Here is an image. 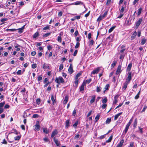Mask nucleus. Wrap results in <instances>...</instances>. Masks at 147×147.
<instances>
[{"mask_svg": "<svg viewBox=\"0 0 147 147\" xmlns=\"http://www.w3.org/2000/svg\"><path fill=\"white\" fill-rule=\"evenodd\" d=\"M137 119H136L135 120V121L134 123V124H133V127H134V128H136V127L137 125Z\"/></svg>", "mask_w": 147, "mask_h": 147, "instance_id": "26", "label": "nucleus"}, {"mask_svg": "<svg viewBox=\"0 0 147 147\" xmlns=\"http://www.w3.org/2000/svg\"><path fill=\"white\" fill-rule=\"evenodd\" d=\"M75 85L74 87L75 88H77L78 84V80L75 79V81L74 82Z\"/></svg>", "mask_w": 147, "mask_h": 147, "instance_id": "19", "label": "nucleus"}, {"mask_svg": "<svg viewBox=\"0 0 147 147\" xmlns=\"http://www.w3.org/2000/svg\"><path fill=\"white\" fill-rule=\"evenodd\" d=\"M100 116L99 115H97L95 119V122H97Z\"/></svg>", "mask_w": 147, "mask_h": 147, "instance_id": "33", "label": "nucleus"}, {"mask_svg": "<svg viewBox=\"0 0 147 147\" xmlns=\"http://www.w3.org/2000/svg\"><path fill=\"white\" fill-rule=\"evenodd\" d=\"M38 32H36L34 34L33 36V38H36L38 36Z\"/></svg>", "mask_w": 147, "mask_h": 147, "instance_id": "32", "label": "nucleus"}, {"mask_svg": "<svg viewBox=\"0 0 147 147\" xmlns=\"http://www.w3.org/2000/svg\"><path fill=\"white\" fill-rule=\"evenodd\" d=\"M49 66L48 65H46L45 63L43 66L42 68L44 69H49Z\"/></svg>", "mask_w": 147, "mask_h": 147, "instance_id": "34", "label": "nucleus"}, {"mask_svg": "<svg viewBox=\"0 0 147 147\" xmlns=\"http://www.w3.org/2000/svg\"><path fill=\"white\" fill-rule=\"evenodd\" d=\"M21 137L19 136H17L14 138V139L15 140H19L20 138Z\"/></svg>", "mask_w": 147, "mask_h": 147, "instance_id": "47", "label": "nucleus"}, {"mask_svg": "<svg viewBox=\"0 0 147 147\" xmlns=\"http://www.w3.org/2000/svg\"><path fill=\"white\" fill-rule=\"evenodd\" d=\"M57 40L58 41L60 42H61L62 41V38L61 36H58V37Z\"/></svg>", "mask_w": 147, "mask_h": 147, "instance_id": "42", "label": "nucleus"}, {"mask_svg": "<svg viewBox=\"0 0 147 147\" xmlns=\"http://www.w3.org/2000/svg\"><path fill=\"white\" fill-rule=\"evenodd\" d=\"M17 74L18 75H20L22 74V71L21 70H18L17 72Z\"/></svg>", "mask_w": 147, "mask_h": 147, "instance_id": "57", "label": "nucleus"}, {"mask_svg": "<svg viewBox=\"0 0 147 147\" xmlns=\"http://www.w3.org/2000/svg\"><path fill=\"white\" fill-rule=\"evenodd\" d=\"M117 63V61H113V63L111 65V68H113L114 66L116 65Z\"/></svg>", "mask_w": 147, "mask_h": 147, "instance_id": "20", "label": "nucleus"}, {"mask_svg": "<svg viewBox=\"0 0 147 147\" xmlns=\"http://www.w3.org/2000/svg\"><path fill=\"white\" fill-rule=\"evenodd\" d=\"M142 21V18H139V20L135 23L136 26L135 28H138L141 24Z\"/></svg>", "mask_w": 147, "mask_h": 147, "instance_id": "2", "label": "nucleus"}, {"mask_svg": "<svg viewBox=\"0 0 147 147\" xmlns=\"http://www.w3.org/2000/svg\"><path fill=\"white\" fill-rule=\"evenodd\" d=\"M114 101L113 102V103L114 104H116L117 102V99H116V96H115V97H114Z\"/></svg>", "mask_w": 147, "mask_h": 147, "instance_id": "59", "label": "nucleus"}, {"mask_svg": "<svg viewBox=\"0 0 147 147\" xmlns=\"http://www.w3.org/2000/svg\"><path fill=\"white\" fill-rule=\"evenodd\" d=\"M104 18L102 16H100L98 18L97 21L98 22H100Z\"/></svg>", "mask_w": 147, "mask_h": 147, "instance_id": "29", "label": "nucleus"}, {"mask_svg": "<svg viewBox=\"0 0 147 147\" xmlns=\"http://www.w3.org/2000/svg\"><path fill=\"white\" fill-rule=\"evenodd\" d=\"M68 71L70 74H72L74 72V70L73 69V66L72 64H70L69 67L68 69Z\"/></svg>", "mask_w": 147, "mask_h": 147, "instance_id": "6", "label": "nucleus"}, {"mask_svg": "<svg viewBox=\"0 0 147 147\" xmlns=\"http://www.w3.org/2000/svg\"><path fill=\"white\" fill-rule=\"evenodd\" d=\"M116 27L115 26H113L111 27L109 30V32L111 33V32Z\"/></svg>", "mask_w": 147, "mask_h": 147, "instance_id": "25", "label": "nucleus"}, {"mask_svg": "<svg viewBox=\"0 0 147 147\" xmlns=\"http://www.w3.org/2000/svg\"><path fill=\"white\" fill-rule=\"evenodd\" d=\"M112 138H113V136L111 135L110 137L109 138V139L107 140L106 141V142L109 143V142H110L111 141L112 139Z\"/></svg>", "mask_w": 147, "mask_h": 147, "instance_id": "23", "label": "nucleus"}, {"mask_svg": "<svg viewBox=\"0 0 147 147\" xmlns=\"http://www.w3.org/2000/svg\"><path fill=\"white\" fill-rule=\"evenodd\" d=\"M42 79V77L41 76H39L38 78V81L41 80Z\"/></svg>", "mask_w": 147, "mask_h": 147, "instance_id": "64", "label": "nucleus"}, {"mask_svg": "<svg viewBox=\"0 0 147 147\" xmlns=\"http://www.w3.org/2000/svg\"><path fill=\"white\" fill-rule=\"evenodd\" d=\"M51 32H49V33H46L44 34H43V36L44 37H47L49 36V35H50L51 34Z\"/></svg>", "mask_w": 147, "mask_h": 147, "instance_id": "37", "label": "nucleus"}, {"mask_svg": "<svg viewBox=\"0 0 147 147\" xmlns=\"http://www.w3.org/2000/svg\"><path fill=\"white\" fill-rule=\"evenodd\" d=\"M107 11H105L104 13L102 15V16L104 18H105L106 16H107Z\"/></svg>", "mask_w": 147, "mask_h": 147, "instance_id": "49", "label": "nucleus"}, {"mask_svg": "<svg viewBox=\"0 0 147 147\" xmlns=\"http://www.w3.org/2000/svg\"><path fill=\"white\" fill-rule=\"evenodd\" d=\"M109 85L108 84H107L106 85L104 89H105V90L104 91V92H105V91L108 89L109 88Z\"/></svg>", "mask_w": 147, "mask_h": 147, "instance_id": "39", "label": "nucleus"}, {"mask_svg": "<svg viewBox=\"0 0 147 147\" xmlns=\"http://www.w3.org/2000/svg\"><path fill=\"white\" fill-rule=\"evenodd\" d=\"M17 29H7V30H9L11 32H15L17 30Z\"/></svg>", "mask_w": 147, "mask_h": 147, "instance_id": "51", "label": "nucleus"}, {"mask_svg": "<svg viewBox=\"0 0 147 147\" xmlns=\"http://www.w3.org/2000/svg\"><path fill=\"white\" fill-rule=\"evenodd\" d=\"M5 102H1L0 103V108H2V107H3L4 105L5 104Z\"/></svg>", "mask_w": 147, "mask_h": 147, "instance_id": "40", "label": "nucleus"}, {"mask_svg": "<svg viewBox=\"0 0 147 147\" xmlns=\"http://www.w3.org/2000/svg\"><path fill=\"white\" fill-rule=\"evenodd\" d=\"M80 44L79 42H77L76 46L75 47V48L76 49L78 48L80 46Z\"/></svg>", "mask_w": 147, "mask_h": 147, "instance_id": "45", "label": "nucleus"}, {"mask_svg": "<svg viewBox=\"0 0 147 147\" xmlns=\"http://www.w3.org/2000/svg\"><path fill=\"white\" fill-rule=\"evenodd\" d=\"M69 120H67L65 121V128H67L69 126Z\"/></svg>", "mask_w": 147, "mask_h": 147, "instance_id": "17", "label": "nucleus"}, {"mask_svg": "<svg viewBox=\"0 0 147 147\" xmlns=\"http://www.w3.org/2000/svg\"><path fill=\"white\" fill-rule=\"evenodd\" d=\"M55 81L59 85L60 84V83H64V81L63 78L61 77H59L58 78H56Z\"/></svg>", "mask_w": 147, "mask_h": 147, "instance_id": "1", "label": "nucleus"}, {"mask_svg": "<svg viewBox=\"0 0 147 147\" xmlns=\"http://www.w3.org/2000/svg\"><path fill=\"white\" fill-rule=\"evenodd\" d=\"M92 98L91 100L90 101V103L91 104H92L94 102L96 98V96L95 95L92 96Z\"/></svg>", "mask_w": 147, "mask_h": 147, "instance_id": "14", "label": "nucleus"}, {"mask_svg": "<svg viewBox=\"0 0 147 147\" xmlns=\"http://www.w3.org/2000/svg\"><path fill=\"white\" fill-rule=\"evenodd\" d=\"M107 105L105 104H104L102 106V109H105L107 107Z\"/></svg>", "mask_w": 147, "mask_h": 147, "instance_id": "53", "label": "nucleus"}, {"mask_svg": "<svg viewBox=\"0 0 147 147\" xmlns=\"http://www.w3.org/2000/svg\"><path fill=\"white\" fill-rule=\"evenodd\" d=\"M78 123V121H77L73 125V126L75 128H76L77 127V125Z\"/></svg>", "mask_w": 147, "mask_h": 147, "instance_id": "27", "label": "nucleus"}, {"mask_svg": "<svg viewBox=\"0 0 147 147\" xmlns=\"http://www.w3.org/2000/svg\"><path fill=\"white\" fill-rule=\"evenodd\" d=\"M121 65H119L117 68V69L116 73V75H117L121 72Z\"/></svg>", "mask_w": 147, "mask_h": 147, "instance_id": "5", "label": "nucleus"}, {"mask_svg": "<svg viewBox=\"0 0 147 147\" xmlns=\"http://www.w3.org/2000/svg\"><path fill=\"white\" fill-rule=\"evenodd\" d=\"M81 74V73H78L75 77V79L78 80V78L80 76Z\"/></svg>", "mask_w": 147, "mask_h": 147, "instance_id": "35", "label": "nucleus"}, {"mask_svg": "<svg viewBox=\"0 0 147 147\" xmlns=\"http://www.w3.org/2000/svg\"><path fill=\"white\" fill-rule=\"evenodd\" d=\"M124 141L123 139L122 140L120 143L117 145L116 147H122L124 143Z\"/></svg>", "mask_w": 147, "mask_h": 147, "instance_id": "11", "label": "nucleus"}, {"mask_svg": "<svg viewBox=\"0 0 147 147\" xmlns=\"http://www.w3.org/2000/svg\"><path fill=\"white\" fill-rule=\"evenodd\" d=\"M84 90V86H81L80 87V91H82Z\"/></svg>", "mask_w": 147, "mask_h": 147, "instance_id": "54", "label": "nucleus"}, {"mask_svg": "<svg viewBox=\"0 0 147 147\" xmlns=\"http://www.w3.org/2000/svg\"><path fill=\"white\" fill-rule=\"evenodd\" d=\"M105 135H102V136H100L99 137V138L100 139H103V138H105Z\"/></svg>", "mask_w": 147, "mask_h": 147, "instance_id": "52", "label": "nucleus"}, {"mask_svg": "<svg viewBox=\"0 0 147 147\" xmlns=\"http://www.w3.org/2000/svg\"><path fill=\"white\" fill-rule=\"evenodd\" d=\"M147 108V106L146 105H145L144 107L141 111V112L142 113L144 112L146 110V109Z\"/></svg>", "mask_w": 147, "mask_h": 147, "instance_id": "46", "label": "nucleus"}, {"mask_svg": "<svg viewBox=\"0 0 147 147\" xmlns=\"http://www.w3.org/2000/svg\"><path fill=\"white\" fill-rule=\"evenodd\" d=\"M137 34V32L136 31H135V32L133 33L132 34V35L131 36V39L132 40L133 39L135 38L136 35Z\"/></svg>", "mask_w": 147, "mask_h": 147, "instance_id": "15", "label": "nucleus"}, {"mask_svg": "<svg viewBox=\"0 0 147 147\" xmlns=\"http://www.w3.org/2000/svg\"><path fill=\"white\" fill-rule=\"evenodd\" d=\"M39 123L38 121H37L36 123V124L34 126V130L35 131H38L40 130V126L38 124Z\"/></svg>", "mask_w": 147, "mask_h": 147, "instance_id": "3", "label": "nucleus"}, {"mask_svg": "<svg viewBox=\"0 0 147 147\" xmlns=\"http://www.w3.org/2000/svg\"><path fill=\"white\" fill-rule=\"evenodd\" d=\"M124 9H125L124 7L123 6H122L120 11V13H122L124 11Z\"/></svg>", "mask_w": 147, "mask_h": 147, "instance_id": "50", "label": "nucleus"}, {"mask_svg": "<svg viewBox=\"0 0 147 147\" xmlns=\"http://www.w3.org/2000/svg\"><path fill=\"white\" fill-rule=\"evenodd\" d=\"M43 139V140L45 142H48L49 141L48 138H44Z\"/></svg>", "mask_w": 147, "mask_h": 147, "instance_id": "62", "label": "nucleus"}, {"mask_svg": "<svg viewBox=\"0 0 147 147\" xmlns=\"http://www.w3.org/2000/svg\"><path fill=\"white\" fill-rule=\"evenodd\" d=\"M63 64H60L59 66V70L60 71L61 70H62L63 69Z\"/></svg>", "mask_w": 147, "mask_h": 147, "instance_id": "44", "label": "nucleus"}, {"mask_svg": "<svg viewBox=\"0 0 147 147\" xmlns=\"http://www.w3.org/2000/svg\"><path fill=\"white\" fill-rule=\"evenodd\" d=\"M54 141L56 144L57 146H59L60 145V142L58 140H57L55 139V137H54L53 138Z\"/></svg>", "mask_w": 147, "mask_h": 147, "instance_id": "10", "label": "nucleus"}, {"mask_svg": "<svg viewBox=\"0 0 147 147\" xmlns=\"http://www.w3.org/2000/svg\"><path fill=\"white\" fill-rule=\"evenodd\" d=\"M36 53L35 51H33L31 53V55L33 56H34L36 55Z\"/></svg>", "mask_w": 147, "mask_h": 147, "instance_id": "61", "label": "nucleus"}, {"mask_svg": "<svg viewBox=\"0 0 147 147\" xmlns=\"http://www.w3.org/2000/svg\"><path fill=\"white\" fill-rule=\"evenodd\" d=\"M125 46L124 45H122L121 47V49L120 50L119 54L123 53L124 51L125 50Z\"/></svg>", "mask_w": 147, "mask_h": 147, "instance_id": "9", "label": "nucleus"}, {"mask_svg": "<svg viewBox=\"0 0 147 147\" xmlns=\"http://www.w3.org/2000/svg\"><path fill=\"white\" fill-rule=\"evenodd\" d=\"M128 82H126L124 84V86L123 88V90H125L127 88V86L128 84Z\"/></svg>", "mask_w": 147, "mask_h": 147, "instance_id": "18", "label": "nucleus"}, {"mask_svg": "<svg viewBox=\"0 0 147 147\" xmlns=\"http://www.w3.org/2000/svg\"><path fill=\"white\" fill-rule=\"evenodd\" d=\"M141 32L140 30H138V36L140 37L141 36Z\"/></svg>", "mask_w": 147, "mask_h": 147, "instance_id": "60", "label": "nucleus"}, {"mask_svg": "<svg viewBox=\"0 0 147 147\" xmlns=\"http://www.w3.org/2000/svg\"><path fill=\"white\" fill-rule=\"evenodd\" d=\"M51 100L52 101L53 104V105H54L55 103V100L54 99V96L53 95H52L51 96Z\"/></svg>", "mask_w": 147, "mask_h": 147, "instance_id": "28", "label": "nucleus"}, {"mask_svg": "<svg viewBox=\"0 0 147 147\" xmlns=\"http://www.w3.org/2000/svg\"><path fill=\"white\" fill-rule=\"evenodd\" d=\"M139 0H134L133 3V5H135L136 3L138 2Z\"/></svg>", "mask_w": 147, "mask_h": 147, "instance_id": "58", "label": "nucleus"}, {"mask_svg": "<svg viewBox=\"0 0 147 147\" xmlns=\"http://www.w3.org/2000/svg\"><path fill=\"white\" fill-rule=\"evenodd\" d=\"M43 131L44 133L46 134H48L49 132V131L47 130V129L46 128H44L43 129Z\"/></svg>", "mask_w": 147, "mask_h": 147, "instance_id": "38", "label": "nucleus"}, {"mask_svg": "<svg viewBox=\"0 0 147 147\" xmlns=\"http://www.w3.org/2000/svg\"><path fill=\"white\" fill-rule=\"evenodd\" d=\"M58 134V132L56 130H55L54 131H53L52 132L51 137L52 138L53 137L57 135Z\"/></svg>", "mask_w": 147, "mask_h": 147, "instance_id": "13", "label": "nucleus"}, {"mask_svg": "<svg viewBox=\"0 0 147 147\" xmlns=\"http://www.w3.org/2000/svg\"><path fill=\"white\" fill-rule=\"evenodd\" d=\"M83 5L84 4L82 2H81L80 1H79L76 2L74 3H71L70 5Z\"/></svg>", "mask_w": 147, "mask_h": 147, "instance_id": "7", "label": "nucleus"}, {"mask_svg": "<svg viewBox=\"0 0 147 147\" xmlns=\"http://www.w3.org/2000/svg\"><path fill=\"white\" fill-rule=\"evenodd\" d=\"M68 96L67 95H66L63 101V104H67L68 100Z\"/></svg>", "mask_w": 147, "mask_h": 147, "instance_id": "12", "label": "nucleus"}, {"mask_svg": "<svg viewBox=\"0 0 147 147\" xmlns=\"http://www.w3.org/2000/svg\"><path fill=\"white\" fill-rule=\"evenodd\" d=\"M94 41L93 40H91L89 41V45H92L94 43Z\"/></svg>", "mask_w": 147, "mask_h": 147, "instance_id": "48", "label": "nucleus"}, {"mask_svg": "<svg viewBox=\"0 0 147 147\" xmlns=\"http://www.w3.org/2000/svg\"><path fill=\"white\" fill-rule=\"evenodd\" d=\"M40 99L39 98L37 99L36 100V103L37 104L39 105L40 103Z\"/></svg>", "mask_w": 147, "mask_h": 147, "instance_id": "41", "label": "nucleus"}, {"mask_svg": "<svg viewBox=\"0 0 147 147\" xmlns=\"http://www.w3.org/2000/svg\"><path fill=\"white\" fill-rule=\"evenodd\" d=\"M146 40L145 38H143L142 40L141 44L142 45H143L146 43Z\"/></svg>", "mask_w": 147, "mask_h": 147, "instance_id": "21", "label": "nucleus"}, {"mask_svg": "<svg viewBox=\"0 0 147 147\" xmlns=\"http://www.w3.org/2000/svg\"><path fill=\"white\" fill-rule=\"evenodd\" d=\"M99 70L100 68L99 67H97L92 71L91 73V74H97L99 72Z\"/></svg>", "mask_w": 147, "mask_h": 147, "instance_id": "8", "label": "nucleus"}, {"mask_svg": "<svg viewBox=\"0 0 147 147\" xmlns=\"http://www.w3.org/2000/svg\"><path fill=\"white\" fill-rule=\"evenodd\" d=\"M92 79L91 78H90L88 80H86V82H87L88 84L91 81Z\"/></svg>", "mask_w": 147, "mask_h": 147, "instance_id": "63", "label": "nucleus"}, {"mask_svg": "<svg viewBox=\"0 0 147 147\" xmlns=\"http://www.w3.org/2000/svg\"><path fill=\"white\" fill-rule=\"evenodd\" d=\"M142 9L141 8H139L138 9V15L139 16L141 13Z\"/></svg>", "mask_w": 147, "mask_h": 147, "instance_id": "30", "label": "nucleus"}, {"mask_svg": "<svg viewBox=\"0 0 147 147\" xmlns=\"http://www.w3.org/2000/svg\"><path fill=\"white\" fill-rule=\"evenodd\" d=\"M50 28L49 25H47L45 27L43 28L42 29L43 30H46L49 29Z\"/></svg>", "mask_w": 147, "mask_h": 147, "instance_id": "36", "label": "nucleus"}, {"mask_svg": "<svg viewBox=\"0 0 147 147\" xmlns=\"http://www.w3.org/2000/svg\"><path fill=\"white\" fill-rule=\"evenodd\" d=\"M102 89V88L100 86H97L96 88V91L97 92H100Z\"/></svg>", "mask_w": 147, "mask_h": 147, "instance_id": "31", "label": "nucleus"}, {"mask_svg": "<svg viewBox=\"0 0 147 147\" xmlns=\"http://www.w3.org/2000/svg\"><path fill=\"white\" fill-rule=\"evenodd\" d=\"M132 66V64L131 63H130L128 65L127 68V71H129L131 69V67Z\"/></svg>", "mask_w": 147, "mask_h": 147, "instance_id": "16", "label": "nucleus"}, {"mask_svg": "<svg viewBox=\"0 0 147 147\" xmlns=\"http://www.w3.org/2000/svg\"><path fill=\"white\" fill-rule=\"evenodd\" d=\"M36 67V64H33L32 66V67L33 69H35Z\"/></svg>", "mask_w": 147, "mask_h": 147, "instance_id": "55", "label": "nucleus"}, {"mask_svg": "<svg viewBox=\"0 0 147 147\" xmlns=\"http://www.w3.org/2000/svg\"><path fill=\"white\" fill-rule=\"evenodd\" d=\"M119 54L120 55L119 59H122L123 60L124 57L125 55H124L123 53H120Z\"/></svg>", "mask_w": 147, "mask_h": 147, "instance_id": "22", "label": "nucleus"}, {"mask_svg": "<svg viewBox=\"0 0 147 147\" xmlns=\"http://www.w3.org/2000/svg\"><path fill=\"white\" fill-rule=\"evenodd\" d=\"M131 72H129L128 73V76L126 79V82H129L131 80L132 77L131 76Z\"/></svg>", "mask_w": 147, "mask_h": 147, "instance_id": "4", "label": "nucleus"}, {"mask_svg": "<svg viewBox=\"0 0 147 147\" xmlns=\"http://www.w3.org/2000/svg\"><path fill=\"white\" fill-rule=\"evenodd\" d=\"M39 116L38 114H34L33 115L32 117L34 118H38V117Z\"/></svg>", "mask_w": 147, "mask_h": 147, "instance_id": "56", "label": "nucleus"}, {"mask_svg": "<svg viewBox=\"0 0 147 147\" xmlns=\"http://www.w3.org/2000/svg\"><path fill=\"white\" fill-rule=\"evenodd\" d=\"M107 99L106 98H104L102 100V103L103 104H105V103L107 102Z\"/></svg>", "mask_w": 147, "mask_h": 147, "instance_id": "43", "label": "nucleus"}, {"mask_svg": "<svg viewBox=\"0 0 147 147\" xmlns=\"http://www.w3.org/2000/svg\"><path fill=\"white\" fill-rule=\"evenodd\" d=\"M111 121V118H107L106 121V124H109Z\"/></svg>", "mask_w": 147, "mask_h": 147, "instance_id": "24", "label": "nucleus"}]
</instances>
